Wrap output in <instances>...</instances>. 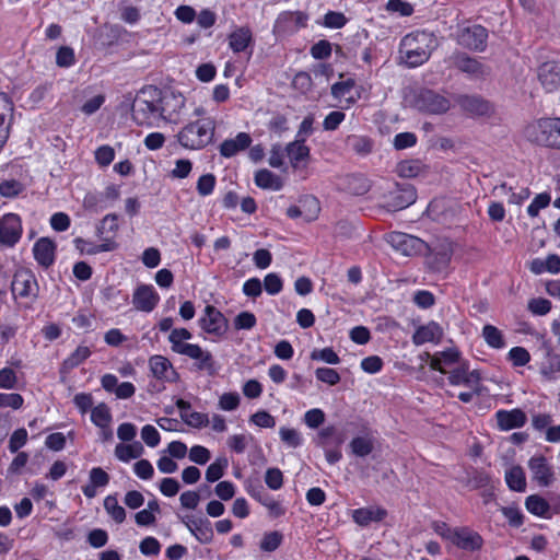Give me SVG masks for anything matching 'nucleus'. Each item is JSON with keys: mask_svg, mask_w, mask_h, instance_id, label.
<instances>
[{"mask_svg": "<svg viewBox=\"0 0 560 560\" xmlns=\"http://www.w3.org/2000/svg\"><path fill=\"white\" fill-rule=\"evenodd\" d=\"M161 89L155 85L143 86L131 105V117L141 127H159L161 122Z\"/></svg>", "mask_w": 560, "mask_h": 560, "instance_id": "obj_1", "label": "nucleus"}, {"mask_svg": "<svg viewBox=\"0 0 560 560\" xmlns=\"http://www.w3.org/2000/svg\"><path fill=\"white\" fill-rule=\"evenodd\" d=\"M433 35L425 31H416L407 34L400 42V52L405 62L410 68H416L427 62L433 49Z\"/></svg>", "mask_w": 560, "mask_h": 560, "instance_id": "obj_2", "label": "nucleus"}, {"mask_svg": "<svg viewBox=\"0 0 560 560\" xmlns=\"http://www.w3.org/2000/svg\"><path fill=\"white\" fill-rule=\"evenodd\" d=\"M214 131L215 121L208 117L185 125L176 135V139L184 149L201 150L212 142Z\"/></svg>", "mask_w": 560, "mask_h": 560, "instance_id": "obj_3", "label": "nucleus"}, {"mask_svg": "<svg viewBox=\"0 0 560 560\" xmlns=\"http://www.w3.org/2000/svg\"><path fill=\"white\" fill-rule=\"evenodd\" d=\"M524 137L537 145L560 150V117H542L529 122Z\"/></svg>", "mask_w": 560, "mask_h": 560, "instance_id": "obj_4", "label": "nucleus"}, {"mask_svg": "<svg viewBox=\"0 0 560 560\" xmlns=\"http://www.w3.org/2000/svg\"><path fill=\"white\" fill-rule=\"evenodd\" d=\"M191 337L192 335L187 328L172 329L168 336L172 351L196 360L199 370L212 368L213 357L209 351H205L199 345L184 342Z\"/></svg>", "mask_w": 560, "mask_h": 560, "instance_id": "obj_5", "label": "nucleus"}, {"mask_svg": "<svg viewBox=\"0 0 560 560\" xmlns=\"http://www.w3.org/2000/svg\"><path fill=\"white\" fill-rule=\"evenodd\" d=\"M11 292L15 300H21L30 308L39 295V284L35 273L27 268L18 269L11 282Z\"/></svg>", "mask_w": 560, "mask_h": 560, "instance_id": "obj_6", "label": "nucleus"}, {"mask_svg": "<svg viewBox=\"0 0 560 560\" xmlns=\"http://www.w3.org/2000/svg\"><path fill=\"white\" fill-rule=\"evenodd\" d=\"M387 242L396 252L407 257L421 256L430 250L429 244L423 240L404 232H390Z\"/></svg>", "mask_w": 560, "mask_h": 560, "instance_id": "obj_7", "label": "nucleus"}, {"mask_svg": "<svg viewBox=\"0 0 560 560\" xmlns=\"http://www.w3.org/2000/svg\"><path fill=\"white\" fill-rule=\"evenodd\" d=\"M488 30L480 25L459 26L454 39L456 43L471 51L483 52L487 49Z\"/></svg>", "mask_w": 560, "mask_h": 560, "instance_id": "obj_8", "label": "nucleus"}, {"mask_svg": "<svg viewBox=\"0 0 560 560\" xmlns=\"http://www.w3.org/2000/svg\"><path fill=\"white\" fill-rule=\"evenodd\" d=\"M22 218L18 213L8 212L0 218V246L13 248L22 238Z\"/></svg>", "mask_w": 560, "mask_h": 560, "instance_id": "obj_9", "label": "nucleus"}, {"mask_svg": "<svg viewBox=\"0 0 560 560\" xmlns=\"http://www.w3.org/2000/svg\"><path fill=\"white\" fill-rule=\"evenodd\" d=\"M416 105L423 113L442 115L450 109L451 101L434 90L424 89L416 96Z\"/></svg>", "mask_w": 560, "mask_h": 560, "instance_id": "obj_10", "label": "nucleus"}, {"mask_svg": "<svg viewBox=\"0 0 560 560\" xmlns=\"http://www.w3.org/2000/svg\"><path fill=\"white\" fill-rule=\"evenodd\" d=\"M161 121L178 124L186 103L184 95L161 90Z\"/></svg>", "mask_w": 560, "mask_h": 560, "instance_id": "obj_11", "label": "nucleus"}, {"mask_svg": "<svg viewBox=\"0 0 560 560\" xmlns=\"http://www.w3.org/2000/svg\"><path fill=\"white\" fill-rule=\"evenodd\" d=\"M198 324L205 332L215 337L224 336L229 328V322L223 313L210 304L206 305Z\"/></svg>", "mask_w": 560, "mask_h": 560, "instance_id": "obj_12", "label": "nucleus"}, {"mask_svg": "<svg viewBox=\"0 0 560 560\" xmlns=\"http://www.w3.org/2000/svg\"><path fill=\"white\" fill-rule=\"evenodd\" d=\"M308 15L303 11H283L273 25L277 35H292L307 26Z\"/></svg>", "mask_w": 560, "mask_h": 560, "instance_id": "obj_13", "label": "nucleus"}, {"mask_svg": "<svg viewBox=\"0 0 560 560\" xmlns=\"http://www.w3.org/2000/svg\"><path fill=\"white\" fill-rule=\"evenodd\" d=\"M447 381L453 386L465 385L474 389L477 395L481 394V374L478 370L469 371L468 361H463L448 373Z\"/></svg>", "mask_w": 560, "mask_h": 560, "instance_id": "obj_14", "label": "nucleus"}, {"mask_svg": "<svg viewBox=\"0 0 560 560\" xmlns=\"http://www.w3.org/2000/svg\"><path fill=\"white\" fill-rule=\"evenodd\" d=\"M246 492L250 498L267 509L270 517L279 518L285 514L287 510L282 503L276 500L261 483L256 482L246 486Z\"/></svg>", "mask_w": 560, "mask_h": 560, "instance_id": "obj_15", "label": "nucleus"}, {"mask_svg": "<svg viewBox=\"0 0 560 560\" xmlns=\"http://www.w3.org/2000/svg\"><path fill=\"white\" fill-rule=\"evenodd\" d=\"M453 254V243L445 242L440 244L434 249L430 247V250L427 254L422 255L425 256V265L430 271L442 272L448 268Z\"/></svg>", "mask_w": 560, "mask_h": 560, "instance_id": "obj_16", "label": "nucleus"}, {"mask_svg": "<svg viewBox=\"0 0 560 560\" xmlns=\"http://www.w3.org/2000/svg\"><path fill=\"white\" fill-rule=\"evenodd\" d=\"M149 370L152 376L161 383H177L179 373L175 370L172 362L164 355L154 354L149 358Z\"/></svg>", "mask_w": 560, "mask_h": 560, "instance_id": "obj_17", "label": "nucleus"}, {"mask_svg": "<svg viewBox=\"0 0 560 560\" xmlns=\"http://www.w3.org/2000/svg\"><path fill=\"white\" fill-rule=\"evenodd\" d=\"M119 232V215L116 213L106 214L96 224V236L98 240L106 244L112 252L116 250L119 246L117 236Z\"/></svg>", "mask_w": 560, "mask_h": 560, "instance_id": "obj_18", "label": "nucleus"}, {"mask_svg": "<svg viewBox=\"0 0 560 560\" xmlns=\"http://www.w3.org/2000/svg\"><path fill=\"white\" fill-rule=\"evenodd\" d=\"M532 479L539 487H549L555 481L553 467L544 455L532 456L528 460Z\"/></svg>", "mask_w": 560, "mask_h": 560, "instance_id": "obj_19", "label": "nucleus"}, {"mask_svg": "<svg viewBox=\"0 0 560 560\" xmlns=\"http://www.w3.org/2000/svg\"><path fill=\"white\" fill-rule=\"evenodd\" d=\"M452 60L457 70L474 79H485L490 72L488 67L466 52H455Z\"/></svg>", "mask_w": 560, "mask_h": 560, "instance_id": "obj_20", "label": "nucleus"}, {"mask_svg": "<svg viewBox=\"0 0 560 560\" xmlns=\"http://www.w3.org/2000/svg\"><path fill=\"white\" fill-rule=\"evenodd\" d=\"M451 542L462 550L474 552L480 550L485 541L478 532L468 526H462L455 527Z\"/></svg>", "mask_w": 560, "mask_h": 560, "instance_id": "obj_21", "label": "nucleus"}, {"mask_svg": "<svg viewBox=\"0 0 560 560\" xmlns=\"http://www.w3.org/2000/svg\"><path fill=\"white\" fill-rule=\"evenodd\" d=\"M455 102L471 117L488 116L492 110L491 104L479 95L459 94L455 97Z\"/></svg>", "mask_w": 560, "mask_h": 560, "instance_id": "obj_22", "label": "nucleus"}, {"mask_svg": "<svg viewBox=\"0 0 560 560\" xmlns=\"http://www.w3.org/2000/svg\"><path fill=\"white\" fill-rule=\"evenodd\" d=\"M160 302V295L152 284H139L132 294V304L137 311L150 313Z\"/></svg>", "mask_w": 560, "mask_h": 560, "instance_id": "obj_23", "label": "nucleus"}, {"mask_svg": "<svg viewBox=\"0 0 560 560\" xmlns=\"http://www.w3.org/2000/svg\"><path fill=\"white\" fill-rule=\"evenodd\" d=\"M542 349L545 354L539 373L547 381H557L560 375V353L552 348L549 341L542 342Z\"/></svg>", "mask_w": 560, "mask_h": 560, "instance_id": "obj_24", "label": "nucleus"}, {"mask_svg": "<svg viewBox=\"0 0 560 560\" xmlns=\"http://www.w3.org/2000/svg\"><path fill=\"white\" fill-rule=\"evenodd\" d=\"M56 250L57 245L49 237H39L32 249L35 261L44 269H48L55 264Z\"/></svg>", "mask_w": 560, "mask_h": 560, "instance_id": "obj_25", "label": "nucleus"}, {"mask_svg": "<svg viewBox=\"0 0 560 560\" xmlns=\"http://www.w3.org/2000/svg\"><path fill=\"white\" fill-rule=\"evenodd\" d=\"M494 417L497 420V427L500 431H510L523 428L527 421L526 413L520 408L511 410L500 409L494 413Z\"/></svg>", "mask_w": 560, "mask_h": 560, "instance_id": "obj_26", "label": "nucleus"}, {"mask_svg": "<svg viewBox=\"0 0 560 560\" xmlns=\"http://www.w3.org/2000/svg\"><path fill=\"white\" fill-rule=\"evenodd\" d=\"M424 355L430 359V369L442 374L446 373L445 366L459 363L462 358L460 351L455 347L447 348L443 351H438L432 355L429 352H424Z\"/></svg>", "mask_w": 560, "mask_h": 560, "instance_id": "obj_27", "label": "nucleus"}, {"mask_svg": "<svg viewBox=\"0 0 560 560\" xmlns=\"http://www.w3.org/2000/svg\"><path fill=\"white\" fill-rule=\"evenodd\" d=\"M538 80L546 92L551 93L560 88V62L546 61L538 68Z\"/></svg>", "mask_w": 560, "mask_h": 560, "instance_id": "obj_28", "label": "nucleus"}, {"mask_svg": "<svg viewBox=\"0 0 560 560\" xmlns=\"http://www.w3.org/2000/svg\"><path fill=\"white\" fill-rule=\"evenodd\" d=\"M443 337V329L439 323L432 320L427 325L419 326L413 335L412 342L416 346H421L428 342L439 343Z\"/></svg>", "mask_w": 560, "mask_h": 560, "instance_id": "obj_29", "label": "nucleus"}, {"mask_svg": "<svg viewBox=\"0 0 560 560\" xmlns=\"http://www.w3.org/2000/svg\"><path fill=\"white\" fill-rule=\"evenodd\" d=\"M417 200V190L410 184H397V188L390 192V202L389 206L395 210H401L410 205L415 203Z\"/></svg>", "mask_w": 560, "mask_h": 560, "instance_id": "obj_30", "label": "nucleus"}, {"mask_svg": "<svg viewBox=\"0 0 560 560\" xmlns=\"http://www.w3.org/2000/svg\"><path fill=\"white\" fill-rule=\"evenodd\" d=\"M387 516V511L381 506L359 508L352 511V520L362 527L369 526L372 522H382Z\"/></svg>", "mask_w": 560, "mask_h": 560, "instance_id": "obj_31", "label": "nucleus"}, {"mask_svg": "<svg viewBox=\"0 0 560 560\" xmlns=\"http://www.w3.org/2000/svg\"><path fill=\"white\" fill-rule=\"evenodd\" d=\"M252 137L247 132H238L234 139H226L220 144V154L224 158H232L237 152L250 147Z\"/></svg>", "mask_w": 560, "mask_h": 560, "instance_id": "obj_32", "label": "nucleus"}, {"mask_svg": "<svg viewBox=\"0 0 560 560\" xmlns=\"http://www.w3.org/2000/svg\"><path fill=\"white\" fill-rule=\"evenodd\" d=\"M253 44V33L248 26L236 27L229 35V47L233 52L245 51Z\"/></svg>", "mask_w": 560, "mask_h": 560, "instance_id": "obj_33", "label": "nucleus"}, {"mask_svg": "<svg viewBox=\"0 0 560 560\" xmlns=\"http://www.w3.org/2000/svg\"><path fill=\"white\" fill-rule=\"evenodd\" d=\"M187 527L200 544L207 545L213 540V528L208 518L199 517L191 520L187 523Z\"/></svg>", "mask_w": 560, "mask_h": 560, "instance_id": "obj_34", "label": "nucleus"}, {"mask_svg": "<svg viewBox=\"0 0 560 560\" xmlns=\"http://www.w3.org/2000/svg\"><path fill=\"white\" fill-rule=\"evenodd\" d=\"M285 153L293 168H298L300 162L310 158L311 150L305 144V138L295 139L285 145Z\"/></svg>", "mask_w": 560, "mask_h": 560, "instance_id": "obj_35", "label": "nucleus"}, {"mask_svg": "<svg viewBox=\"0 0 560 560\" xmlns=\"http://www.w3.org/2000/svg\"><path fill=\"white\" fill-rule=\"evenodd\" d=\"M91 354L92 351L89 347L78 346L77 349L62 361L60 365V373H69L88 360Z\"/></svg>", "mask_w": 560, "mask_h": 560, "instance_id": "obj_36", "label": "nucleus"}, {"mask_svg": "<svg viewBox=\"0 0 560 560\" xmlns=\"http://www.w3.org/2000/svg\"><path fill=\"white\" fill-rule=\"evenodd\" d=\"M320 446H330L341 448L346 436L342 431H338L335 425H327L318 432Z\"/></svg>", "mask_w": 560, "mask_h": 560, "instance_id": "obj_37", "label": "nucleus"}, {"mask_svg": "<svg viewBox=\"0 0 560 560\" xmlns=\"http://www.w3.org/2000/svg\"><path fill=\"white\" fill-rule=\"evenodd\" d=\"M254 182L257 187L262 189L280 190L283 186L281 178L267 168L257 171Z\"/></svg>", "mask_w": 560, "mask_h": 560, "instance_id": "obj_38", "label": "nucleus"}, {"mask_svg": "<svg viewBox=\"0 0 560 560\" xmlns=\"http://www.w3.org/2000/svg\"><path fill=\"white\" fill-rule=\"evenodd\" d=\"M143 446L140 442L133 441L132 443H119L115 447V456L124 463L131 459H137L143 454Z\"/></svg>", "mask_w": 560, "mask_h": 560, "instance_id": "obj_39", "label": "nucleus"}, {"mask_svg": "<svg viewBox=\"0 0 560 560\" xmlns=\"http://www.w3.org/2000/svg\"><path fill=\"white\" fill-rule=\"evenodd\" d=\"M525 508L530 514H533L535 516L542 517V518L550 517L548 515V513L550 511L549 502L545 498H542L538 494L528 495L525 499Z\"/></svg>", "mask_w": 560, "mask_h": 560, "instance_id": "obj_40", "label": "nucleus"}, {"mask_svg": "<svg viewBox=\"0 0 560 560\" xmlns=\"http://www.w3.org/2000/svg\"><path fill=\"white\" fill-rule=\"evenodd\" d=\"M505 482L510 490L524 492L526 490V477L523 468L518 465L505 471Z\"/></svg>", "mask_w": 560, "mask_h": 560, "instance_id": "obj_41", "label": "nucleus"}, {"mask_svg": "<svg viewBox=\"0 0 560 560\" xmlns=\"http://www.w3.org/2000/svg\"><path fill=\"white\" fill-rule=\"evenodd\" d=\"M354 85L355 81L351 78L343 81H338L331 85V95L338 100L345 98L347 103L345 108H349L355 103V98L346 97V95L354 88Z\"/></svg>", "mask_w": 560, "mask_h": 560, "instance_id": "obj_42", "label": "nucleus"}, {"mask_svg": "<svg viewBox=\"0 0 560 560\" xmlns=\"http://www.w3.org/2000/svg\"><path fill=\"white\" fill-rule=\"evenodd\" d=\"M110 409L105 402H101L91 410V421L100 429H106L112 422Z\"/></svg>", "mask_w": 560, "mask_h": 560, "instance_id": "obj_43", "label": "nucleus"}, {"mask_svg": "<svg viewBox=\"0 0 560 560\" xmlns=\"http://www.w3.org/2000/svg\"><path fill=\"white\" fill-rule=\"evenodd\" d=\"M482 337L487 345L493 349H502L505 347L502 331L493 325L487 324L483 326Z\"/></svg>", "mask_w": 560, "mask_h": 560, "instance_id": "obj_44", "label": "nucleus"}, {"mask_svg": "<svg viewBox=\"0 0 560 560\" xmlns=\"http://www.w3.org/2000/svg\"><path fill=\"white\" fill-rule=\"evenodd\" d=\"M347 142L353 152L362 156L370 154L373 150V141L368 136L352 135L348 137Z\"/></svg>", "mask_w": 560, "mask_h": 560, "instance_id": "obj_45", "label": "nucleus"}, {"mask_svg": "<svg viewBox=\"0 0 560 560\" xmlns=\"http://www.w3.org/2000/svg\"><path fill=\"white\" fill-rule=\"evenodd\" d=\"M349 446L353 455L358 457H365L373 452L374 443L371 438L355 436L351 440Z\"/></svg>", "mask_w": 560, "mask_h": 560, "instance_id": "obj_46", "label": "nucleus"}, {"mask_svg": "<svg viewBox=\"0 0 560 560\" xmlns=\"http://www.w3.org/2000/svg\"><path fill=\"white\" fill-rule=\"evenodd\" d=\"M228 467L229 460L225 456L217 457L215 460L211 463L206 470V480L208 482H215L220 480Z\"/></svg>", "mask_w": 560, "mask_h": 560, "instance_id": "obj_47", "label": "nucleus"}, {"mask_svg": "<svg viewBox=\"0 0 560 560\" xmlns=\"http://www.w3.org/2000/svg\"><path fill=\"white\" fill-rule=\"evenodd\" d=\"M104 509L117 524L125 522L126 511L118 503L116 495L109 494L104 499Z\"/></svg>", "mask_w": 560, "mask_h": 560, "instance_id": "obj_48", "label": "nucleus"}, {"mask_svg": "<svg viewBox=\"0 0 560 560\" xmlns=\"http://www.w3.org/2000/svg\"><path fill=\"white\" fill-rule=\"evenodd\" d=\"M283 541V535L278 530L265 533L260 540V549L265 552L277 550Z\"/></svg>", "mask_w": 560, "mask_h": 560, "instance_id": "obj_49", "label": "nucleus"}, {"mask_svg": "<svg viewBox=\"0 0 560 560\" xmlns=\"http://www.w3.org/2000/svg\"><path fill=\"white\" fill-rule=\"evenodd\" d=\"M348 23V18L339 11L329 10L325 13L320 23L326 28H342Z\"/></svg>", "mask_w": 560, "mask_h": 560, "instance_id": "obj_50", "label": "nucleus"}, {"mask_svg": "<svg viewBox=\"0 0 560 560\" xmlns=\"http://www.w3.org/2000/svg\"><path fill=\"white\" fill-rule=\"evenodd\" d=\"M28 441V433L25 428H19L12 432L8 442V450L10 453H18L26 445Z\"/></svg>", "mask_w": 560, "mask_h": 560, "instance_id": "obj_51", "label": "nucleus"}, {"mask_svg": "<svg viewBox=\"0 0 560 560\" xmlns=\"http://www.w3.org/2000/svg\"><path fill=\"white\" fill-rule=\"evenodd\" d=\"M508 359L515 368L525 366L530 361V353L524 347H513L508 352Z\"/></svg>", "mask_w": 560, "mask_h": 560, "instance_id": "obj_52", "label": "nucleus"}, {"mask_svg": "<svg viewBox=\"0 0 560 560\" xmlns=\"http://www.w3.org/2000/svg\"><path fill=\"white\" fill-rule=\"evenodd\" d=\"M281 441L289 447L296 448L302 445L303 438L301 433L293 428L282 427L279 430Z\"/></svg>", "mask_w": 560, "mask_h": 560, "instance_id": "obj_53", "label": "nucleus"}, {"mask_svg": "<svg viewBox=\"0 0 560 560\" xmlns=\"http://www.w3.org/2000/svg\"><path fill=\"white\" fill-rule=\"evenodd\" d=\"M215 185V176L212 173H207L198 178L196 189L199 196L206 197L214 191Z\"/></svg>", "mask_w": 560, "mask_h": 560, "instance_id": "obj_54", "label": "nucleus"}, {"mask_svg": "<svg viewBox=\"0 0 560 560\" xmlns=\"http://www.w3.org/2000/svg\"><path fill=\"white\" fill-rule=\"evenodd\" d=\"M74 243L75 247L80 249L81 253H85L88 255H96L100 253L112 252L109 249L110 246L103 244L102 242L100 244H94L78 237L74 240Z\"/></svg>", "mask_w": 560, "mask_h": 560, "instance_id": "obj_55", "label": "nucleus"}, {"mask_svg": "<svg viewBox=\"0 0 560 560\" xmlns=\"http://www.w3.org/2000/svg\"><path fill=\"white\" fill-rule=\"evenodd\" d=\"M24 185L16 179H5L0 183V196L4 198H14L22 194Z\"/></svg>", "mask_w": 560, "mask_h": 560, "instance_id": "obj_56", "label": "nucleus"}, {"mask_svg": "<svg viewBox=\"0 0 560 560\" xmlns=\"http://www.w3.org/2000/svg\"><path fill=\"white\" fill-rule=\"evenodd\" d=\"M332 45L327 39H319L317 43L313 44L310 54L316 60H325L331 56Z\"/></svg>", "mask_w": 560, "mask_h": 560, "instance_id": "obj_57", "label": "nucleus"}, {"mask_svg": "<svg viewBox=\"0 0 560 560\" xmlns=\"http://www.w3.org/2000/svg\"><path fill=\"white\" fill-rule=\"evenodd\" d=\"M552 304L548 299L534 298L527 303V310L536 316H545L551 311Z\"/></svg>", "mask_w": 560, "mask_h": 560, "instance_id": "obj_58", "label": "nucleus"}, {"mask_svg": "<svg viewBox=\"0 0 560 560\" xmlns=\"http://www.w3.org/2000/svg\"><path fill=\"white\" fill-rule=\"evenodd\" d=\"M551 201V196L550 194L548 192H541V194H538L533 200L532 202L528 205L526 211H527V214L530 217V218H535L539 214V211L541 209H545L549 206Z\"/></svg>", "mask_w": 560, "mask_h": 560, "instance_id": "obj_59", "label": "nucleus"}, {"mask_svg": "<svg viewBox=\"0 0 560 560\" xmlns=\"http://www.w3.org/2000/svg\"><path fill=\"white\" fill-rule=\"evenodd\" d=\"M75 63V55L70 46H61L56 54V65L60 68H70Z\"/></svg>", "mask_w": 560, "mask_h": 560, "instance_id": "obj_60", "label": "nucleus"}, {"mask_svg": "<svg viewBox=\"0 0 560 560\" xmlns=\"http://www.w3.org/2000/svg\"><path fill=\"white\" fill-rule=\"evenodd\" d=\"M265 483L273 491H277L283 486V474L277 467L268 468L265 472Z\"/></svg>", "mask_w": 560, "mask_h": 560, "instance_id": "obj_61", "label": "nucleus"}, {"mask_svg": "<svg viewBox=\"0 0 560 560\" xmlns=\"http://www.w3.org/2000/svg\"><path fill=\"white\" fill-rule=\"evenodd\" d=\"M501 512L510 526L518 528L524 524V514L518 506H503Z\"/></svg>", "mask_w": 560, "mask_h": 560, "instance_id": "obj_62", "label": "nucleus"}, {"mask_svg": "<svg viewBox=\"0 0 560 560\" xmlns=\"http://www.w3.org/2000/svg\"><path fill=\"white\" fill-rule=\"evenodd\" d=\"M262 285L268 294L277 295L283 289V281L278 273L270 272L265 276Z\"/></svg>", "mask_w": 560, "mask_h": 560, "instance_id": "obj_63", "label": "nucleus"}, {"mask_svg": "<svg viewBox=\"0 0 560 560\" xmlns=\"http://www.w3.org/2000/svg\"><path fill=\"white\" fill-rule=\"evenodd\" d=\"M96 163L102 166H108L115 159V150L109 144L100 145L94 152Z\"/></svg>", "mask_w": 560, "mask_h": 560, "instance_id": "obj_64", "label": "nucleus"}]
</instances>
